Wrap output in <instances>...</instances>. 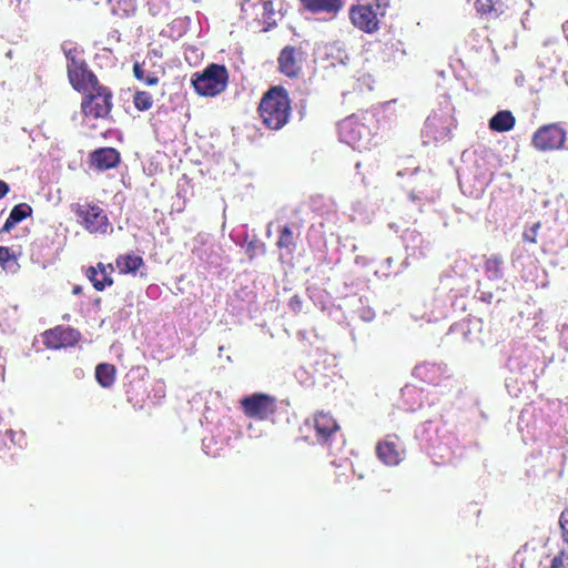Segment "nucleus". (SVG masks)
Listing matches in <instances>:
<instances>
[{
  "label": "nucleus",
  "instance_id": "f257e3e1",
  "mask_svg": "<svg viewBox=\"0 0 568 568\" xmlns=\"http://www.w3.org/2000/svg\"><path fill=\"white\" fill-rule=\"evenodd\" d=\"M257 113L266 129L272 131L283 129L292 113V101L287 90L282 85L271 87L262 95Z\"/></svg>",
  "mask_w": 568,
  "mask_h": 568
},
{
  "label": "nucleus",
  "instance_id": "f03ea898",
  "mask_svg": "<svg viewBox=\"0 0 568 568\" xmlns=\"http://www.w3.org/2000/svg\"><path fill=\"white\" fill-rule=\"evenodd\" d=\"M62 50L67 59L68 80L74 91L87 93L91 88L101 84L84 60L83 50L77 45H63Z\"/></svg>",
  "mask_w": 568,
  "mask_h": 568
},
{
  "label": "nucleus",
  "instance_id": "7ed1b4c3",
  "mask_svg": "<svg viewBox=\"0 0 568 568\" xmlns=\"http://www.w3.org/2000/svg\"><path fill=\"white\" fill-rule=\"evenodd\" d=\"M70 211L84 231L94 235H106L113 231L104 209L88 199L71 203Z\"/></svg>",
  "mask_w": 568,
  "mask_h": 568
},
{
  "label": "nucleus",
  "instance_id": "20e7f679",
  "mask_svg": "<svg viewBox=\"0 0 568 568\" xmlns=\"http://www.w3.org/2000/svg\"><path fill=\"white\" fill-rule=\"evenodd\" d=\"M229 82V72L225 65L211 63L203 72L194 73L192 85L195 92L203 97H215L223 92Z\"/></svg>",
  "mask_w": 568,
  "mask_h": 568
},
{
  "label": "nucleus",
  "instance_id": "39448f33",
  "mask_svg": "<svg viewBox=\"0 0 568 568\" xmlns=\"http://www.w3.org/2000/svg\"><path fill=\"white\" fill-rule=\"evenodd\" d=\"M82 94L81 112L85 118L95 120L109 118L113 108V93L109 87L101 83Z\"/></svg>",
  "mask_w": 568,
  "mask_h": 568
},
{
  "label": "nucleus",
  "instance_id": "423d86ee",
  "mask_svg": "<svg viewBox=\"0 0 568 568\" xmlns=\"http://www.w3.org/2000/svg\"><path fill=\"white\" fill-rule=\"evenodd\" d=\"M305 427L314 432V443L331 448L332 443L341 434V426L332 413L316 410L304 422Z\"/></svg>",
  "mask_w": 568,
  "mask_h": 568
},
{
  "label": "nucleus",
  "instance_id": "0eeeda50",
  "mask_svg": "<svg viewBox=\"0 0 568 568\" xmlns=\"http://www.w3.org/2000/svg\"><path fill=\"white\" fill-rule=\"evenodd\" d=\"M240 405L243 414L251 419L265 420L276 412V398L264 393L245 396Z\"/></svg>",
  "mask_w": 568,
  "mask_h": 568
},
{
  "label": "nucleus",
  "instance_id": "6e6552de",
  "mask_svg": "<svg viewBox=\"0 0 568 568\" xmlns=\"http://www.w3.org/2000/svg\"><path fill=\"white\" fill-rule=\"evenodd\" d=\"M565 142L566 131L556 123L540 126L531 138V145L541 152L560 150Z\"/></svg>",
  "mask_w": 568,
  "mask_h": 568
},
{
  "label": "nucleus",
  "instance_id": "1a4fd4ad",
  "mask_svg": "<svg viewBox=\"0 0 568 568\" xmlns=\"http://www.w3.org/2000/svg\"><path fill=\"white\" fill-rule=\"evenodd\" d=\"M378 2H365L352 6L349 9V19L359 30L372 33L378 29Z\"/></svg>",
  "mask_w": 568,
  "mask_h": 568
},
{
  "label": "nucleus",
  "instance_id": "9d476101",
  "mask_svg": "<svg viewBox=\"0 0 568 568\" xmlns=\"http://www.w3.org/2000/svg\"><path fill=\"white\" fill-rule=\"evenodd\" d=\"M305 52L301 47L285 45L277 58V70L287 78L296 79L302 73Z\"/></svg>",
  "mask_w": 568,
  "mask_h": 568
},
{
  "label": "nucleus",
  "instance_id": "9b49d317",
  "mask_svg": "<svg viewBox=\"0 0 568 568\" xmlns=\"http://www.w3.org/2000/svg\"><path fill=\"white\" fill-rule=\"evenodd\" d=\"M42 337L47 348L60 349L74 346L80 341L81 334L73 327L58 325L45 331Z\"/></svg>",
  "mask_w": 568,
  "mask_h": 568
},
{
  "label": "nucleus",
  "instance_id": "f8f14e48",
  "mask_svg": "<svg viewBox=\"0 0 568 568\" xmlns=\"http://www.w3.org/2000/svg\"><path fill=\"white\" fill-rule=\"evenodd\" d=\"M405 450L400 447L396 435H387L376 445L378 459L388 466H396L403 460Z\"/></svg>",
  "mask_w": 568,
  "mask_h": 568
},
{
  "label": "nucleus",
  "instance_id": "ddd939ff",
  "mask_svg": "<svg viewBox=\"0 0 568 568\" xmlns=\"http://www.w3.org/2000/svg\"><path fill=\"white\" fill-rule=\"evenodd\" d=\"M339 131L343 140L353 148H359L369 134L368 128L354 116L345 119Z\"/></svg>",
  "mask_w": 568,
  "mask_h": 568
},
{
  "label": "nucleus",
  "instance_id": "4468645a",
  "mask_svg": "<svg viewBox=\"0 0 568 568\" xmlns=\"http://www.w3.org/2000/svg\"><path fill=\"white\" fill-rule=\"evenodd\" d=\"M89 162L93 169L103 172L119 166L121 154L111 146L99 148L90 153Z\"/></svg>",
  "mask_w": 568,
  "mask_h": 568
},
{
  "label": "nucleus",
  "instance_id": "2eb2a0df",
  "mask_svg": "<svg viewBox=\"0 0 568 568\" xmlns=\"http://www.w3.org/2000/svg\"><path fill=\"white\" fill-rule=\"evenodd\" d=\"M113 272L114 266L111 263L104 264L102 262H99L97 266H89L85 271V275L92 283L93 287L97 291L102 292L106 287L113 285Z\"/></svg>",
  "mask_w": 568,
  "mask_h": 568
},
{
  "label": "nucleus",
  "instance_id": "dca6fc26",
  "mask_svg": "<svg viewBox=\"0 0 568 568\" xmlns=\"http://www.w3.org/2000/svg\"><path fill=\"white\" fill-rule=\"evenodd\" d=\"M303 8L311 13L335 16L343 8V0H300Z\"/></svg>",
  "mask_w": 568,
  "mask_h": 568
},
{
  "label": "nucleus",
  "instance_id": "f3484780",
  "mask_svg": "<svg viewBox=\"0 0 568 568\" xmlns=\"http://www.w3.org/2000/svg\"><path fill=\"white\" fill-rule=\"evenodd\" d=\"M32 212L33 210L28 203H19L14 205L0 232L9 233L18 223L31 216Z\"/></svg>",
  "mask_w": 568,
  "mask_h": 568
},
{
  "label": "nucleus",
  "instance_id": "a211bd4d",
  "mask_svg": "<svg viewBox=\"0 0 568 568\" xmlns=\"http://www.w3.org/2000/svg\"><path fill=\"white\" fill-rule=\"evenodd\" d=\"M144 261L142 256L131 253L120 254L115 258V266L121 274H134L142 265Z\"/></svg>",
  "mask_w": 568,
  "mask_h": 568
},
{
  "label": "nucleus",
  "instance_id": "6ab92c4d",
  "mask_svg": "<svg viewBox=\"0 0 568 568\" xmlns=\"http://www.w3.org/2000/svg\"><path fill=\"white\" fill-rule=\"evenodd\" d=\"M474 6L476 12L487 20L498 18L504 11L500 0H476Z\"/></svg>",
  "mask_w": 568,
  "mask_h": 568
},
{
  "label": "nucleus",
  "instance_id": "aec40b11",
  "mask_svg": "<svg viewBox=\"0 0 568 568\" xmlns=\"http://www.w3.org/2000/svg\"><path fill=\"white\" fill-rule=\"evenodd\" d=\"M516 123V119L508 110L498 111L489 120V129L495 132H508Z\"/></svg>",
  "mask_w": 568,
  "mask_h": 568
},
{
  "label": "nucleus",
  "instance_id": "412c9836",
  "mask_svg": "<svg viewBox=\"0 0 568 568\" xmlns=\"http://www.w3.org/2000/svg\"><path fill=\"white\" fill-rule=\"evenodd\" d=\"M116 376V368L113 364L100 363L95 367V379L103 388H110Z\"/></svg>",
  "mask_w": 568,
  "mask_h": 568
},
{
  "label": "nucleus",
  "instance_id": "4be33fe9",
  "mask_svg": "<svg viewBox=\"0 0 568 568\" xmlns=\"http://www.w3.org/2000/svg\"><path fill=\"white\" fill-rule=\"evenodd\" d=\"M503 258L498 254H491L485 257L484 270L490 280H499L503 277Z\"/></svg>",
  "mask_w": 568,
  "mask_h": 568
},
{
  "label": "nucleus",
  "instance_id": "5701e85b",
  "mask_svg": "<svg viewBox=\"0 0 568 568\" xmlns=\"http://www.w3.org/2000/svg\"><path fill=\"white\" fill-rule=\"evenodd\" d=\"M276 246L280 250H287L291 254L295 248V240L292 229L288 225H284L278 231V239Z\"/></svg>",
  "mask_w": 568,
  "mask_h": 568
},
{
  "label": "nucleus",
  "instance_id": "b1692460",
  "mask_svg": "<svg viewBox=\"0 0 568 568\" xmlns=\"http://www.w3.org/2000/svg\"><path fill=\"white\" fill-rule=\"evenodd\" d=\"M135 4L133 0H115L112 4V12L118 17H131L135 13Z\"/></svg>",
  "mask_w": 568,
  "mask_h": 568
},
{
  "label": "nucleus",
  "instance_id": "393cba45",
  "mask_svg": "<svg viewBox=\"0 0 568 568\" xmlns=\"http://www.w3.org/2000/svg\"><path fill=\"white\" fill-rule=\"evenodd\" d=\"M133 104L139 111H148L153 105V97L146 91H136L133 95Z\"/></svg>",
  "mask_w": 568,
  "mask_h": 568
},
{
  "label": "nucleus",
  "instance_id": "a878e982",
  "mask_svg": "<svg viewBox=\"0 0 568 568\" xmlns=\"http://www.w3.org/2000/svg\"><path fill=\"white\" fill-rule=\"evenodd\" d=\"M133 75L146 85H156L159 83V77L154 73L145 74L144 69L139 62L133 64Z\"/></svg>",
  "mask_w": 568,
  "mask_h": 568
},
{
  "label": "nucleus",
  "instance_id": "bb28decb",
  "mask_svg": "<svg viewBox=\"0 0 568 568\" xmlns=\"http://www.w3.org/2000/svg\"><path fill=\"white\" fill-rule=\"evenodd\" d=\"M258 10L262 11V16L264 18L265 26L262 28V30L267 31L271 27L276 24L273 18L275 14L273 2L271 0L264 1Z\"/></svg>",
  "mask_w": 568,
  "mask_h": 568
},
{
  "label": "nucleus",
  "instance_id": "cd10ccee",
  "mask_svg": "<svg viewBox=\"0 0 568 568\" xmlns=\"http://www.w3.org/2000/svg\"><path fill=\"white\" fill-rule=\"evenodd\" d=\"M541 227V222L534 223L528 230L523 233V241L530 244L537 243L538 232Z\"/></svg>",
  "mask_w": 568,
  "mask_h": 568
},
{
  "label": "nucleus",
  "instance_id": "c85d7f7f",
  "mask_svg": "<svg viewBox=\"0 0 568 568\" xmlns=\"http://www.w3.org/2000/svg\"><path fill=\"white\" fill-rule=\"evenodd\" d=\"M548 568H568V554L565 550H560L550 562Z\"/></svg>",
  "mask_w": 568,
  "mask_h": 568
},
{
  "label": "nucleus",
  "instance_id": "c756f323",
  "mask_svg": "<svg viewBox=\"0 0 568 568\" xmlns=\"http://www.w3.org/2000/svg\"><path fill=\"white\" fill-rule=\"evenodd\" d=\"M10 261H14V255L9 247L0 245V265L6 268Z\"/></svg>",
  "mask_w": 568,
  "mask_h": 568
},
{
  "label": "nucleus",
  "instance_id": "7c9ffc66",
  "mask_svg": "<svg viewBox=\"0 0 568 568\" xmlns=\"http://www.w3.org/2000/svg\"><path fill=\"white\" fill-rule=\"evenodd\" d=\"M559 524L562 532V539L568 544V508L561 513Z\"/></svg>",
  "mask_w": 568,
  "mask_h": 568
},
{
  "label": "nucleus",
  "instance_id": "2f4dec72",
  "mask_svg": "<svg viewBox=\"0 0 568 568\" xmlns=\"http://www.w3.org/2000/svg\"><path fill=\"white\" fill-rule=\"evenodd\" d=\"M290 306L291 308L294 311V312H297L300 311L301 308V300L297 295L293 296L291 300H290Z\"/></svg>",
  "mask_w": 568,
  "mask_h": 568
},
{
  "label": "nucleus",
  "instance_id": "473e14b6",
  "mask_svg": "<svg viewBox=\"0 0 568 568\" xmlns=\"http://www.w3.org/2000/svg\"><path fill=\"white\" fill-rule=\"evenodd\" d=\"M10 191V186L7 182L0 180V200L3 199Z\"/></svg>",
  "mask_w": 568,
  "mask_h": 568
}]
</instances>
